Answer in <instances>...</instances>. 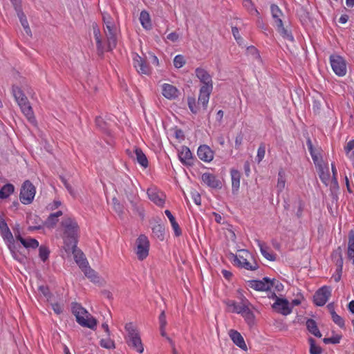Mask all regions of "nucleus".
I'll return each mask as SVG.
<instances>
[{
  "instance_id": "obj_35",
  "label": "nucleus",
  "mask_w": 354,
  "mask_h": 354,
  "mask_svg": "<svg viewBox=\"0 0 354 354\" xmlns=\"http://www.w3.org/2000/svg\"><path fill=\"white\" fill-rule=\"evenodd\" d=\"M306 328L308 330L317 337H321L322 333H320L316 322L313 319H308L306 321Z\"/></svg>"
},
{
  "instance_id": "obj_53",
  "label": "nucleus",
  "mask_w": 354,
  "mask_h": 354,
  "mask_svg": "<svg viewBox=\"0 0 354 354\" xmlns=\"http://www.w3.org/2000/svg\"><path fill=\"white\" fill-rule=\"evenodd\" d=\"M245 7H247L248 10L252 15H258L259 14L258 10L254 7L251 0H245Z\"/></svg>"
},
{
  "instance_id": "obj_32",
  "label": "nucleus",
  "mask_w": 354,
  "mask_h": 354,
  "mask_svg": "<svg viewBox=\"0 0 354 354\" xmlns=\"http://www.w3.org/2000/svg\"><path fill=\"white\" fill-rule=\"evenodd\" d=\"M277 30L278 32L283 37V38L290 41H294V37L292 33L286 28L283 27V21H278V24H276Z\"/></svg>"
},
{
  "instance_id": "obj_28",
  "label": "nucleus",
  "mask_w": 354,
  "mask_h": 354,
  "mask_svg": "<svg viewBox=\"0 0 354 354\" xmlns=\"http://www.w3.org/2000/svg\"><path fill=\"white\" fill-rule=\"evenodd\" d=\"M147 195L149 199L151 201H153L155 204H156L158 206H163L165 203V200L162 198V194H159L154 189H149L147 190Z\"/></svg>"
},
{
  "instance_id": "obj_59",
  "label": "nucleus",
  "mask_w": 354,
  "mask_h": 354,
  "mask_svg": "<svg viewBox=\"0 0 354 354\" xmlns=\"http://www.w3.org/2000/svg\"><path fill=\"white\" fill-rule=\"evenodd\" d=\"M16 12H17V16L19 19V21L21 24V26H24L28 24V20H27L25 14L24 13L23 10H18Z\"/></svg>"
},
{
  "instance_id": "obj_39",
  "label": "nucleus",
  "mask_w": 354,
  "mask_h": 354,
  "mask_svg": "<svg viewBox=\"0 0 354 354\" xmlns=\"http://www.w3.org/2000/svg\"><path fill=\"white\" fill-rule=\"evenodd\" d=\"M318 174L321 180L326 185L328 184V182L330 178V174L328 172V168L324 165H322L317 167Z\"/></svg>"
},
{
  "instance_id": "obj_44",
  "label": "nucleus",
  "mask_w": 354,
  "mask_h": 354,
  "mask_svg": "<svg viewBox=\"0 0 354 354\" xmlns=\"http://www.w3.org/2000/svg\"><path fill=\"white\" fill-rule=\"evenodd\" d=\"M245 321L251 327L254 324V315L245 301Z\"/></svg>"
},
{
  "instance_id": "obj_40",
  "label": "nucleus",
  "mask_w": 354,
  "mask_h": 354,
  "mask_svg": "<svg viewBox=\"0 0 354 354\" xmlns=\"http://www.w3.org/2000/svg\"><path fill=\"white\" fill-rule=\"evenodd\" d=\"M286 185V176L285 172L283 169H280L278 173V179L277 184V189L278 192H282Z\"/></svg>"
},
{
  "instance_id": "obj_51",
  "label": "nucleus",
  "mask_w": 354,
  "mask_h": 354,
  "mask_svg": "<svg viewBox=\"0 0 354 354\" xmlns=\"http://www.w3.org/2000/svg\"><path fill=\"white\" fill-rule=\"evenodd\" d=\"M95 124L96 126L100 128L102 131L109 133L108 128L106 127V123L104 121V120L101 117H97L95 118Z\"/></svg>"
},
{
  "instance_id": "obj_2",
  "label": "nucleus",
  "mask_w": 354,
  "mask_h": 354,
  "mask_svg": "<svg viewBox=\"0 0 354 354\" xmlns=\"http://www.w3.org/2000/svg\"><path fill=\"white\" fill-rule=\"evenodd\" d=\"M61 225L64 228L63 239L65 246H68L69 249L75 248L80 231L77 221L71 217H65L62 221Z\"/></svg>"
},
{
  "instance_id": "obj_45",
  "label": "nucleus",
  "mask_w": 354,
  "mask_h": 354,
  "mask_svg": "<svg viewBox=\"0 0 354 354\" xmlns=\"http://www.w3.org/2000/svg\"><path fill=\"white\" fill-rule=\"evenodd\" d=\"M113 205V209L115 212L118 214V216L122 218L124 213V205L118 201V199L115 197H114L112 199Z\"/></svg>"
},
{
  "instance_id": "obj_50",
  "label": "nucleus",
  "mask_w": 354,
  "mask_h": 354,
  "mask_svg": "<svg viewBox=\"0 0 354 354\" xmlns=\"http://www.w3.org/2000/svg\"><path fill=\"white\" fill-rule=\"evenodd\" d=\"M331 316H332L333 321L337 326H339L340 328H344V319L339 315H338L335 312V310H332L331 311Z\"/></svg>"
},
{
  "instance_id": "obj_23",
  "label": "nucleus",
  "mask_w": 354,
  "mask_h": 354,
  "mask_svg": "<svg viewBox=\"0 0 354 354\" xmlns=\"http://www.w3.org/2000/svg\"><path fill=\"white\" fill-rule=\"evenodd\" d=\"M333 257H337L335 261L336 266L337 267V272H338V275L334 277V279L336 282L339 281L341 279V273L342 271L343 267V259L342 255L341 248L339 247L338 249L333 254Z\"/></svg>"
},
{
  "instance_id": "obj_36",
  "label": "nucleus",
  "mask_w": 354,
  "mask_h": 354,
  "mask_svg": "<svg viewBox=\"0 0 354 354\" xmlns=\"http://www.w3.org/2000/svg\"><path fill=\"white\" fill-rule=\"evenodd\" d=\"M140 21L144 28L150 30L151 28V22L149 14L146 10H142L140 12Z\"/></svg>"
},
{
  "instance_id": "obj_14",
  "label": "nucleus",
  "mask_w": 354,
  "mask_h": 354,
  "mask_svg": "<svg viewBox=\"0 0 354 354\" xmlns=\"http://www.w3.org/2000/svg\"><path fill=\"white\" fill-rule=\"evenodd\" d=\"M133 66L139 73L149 75L150 67L147 62L140 55L136 54L133 58Z\"/></svg>"
},
{
  "instance_id": "obj_29",
  "label": "nucleus",
  "mask_w": 354,
  "mask_h": 354,
  "mask_svg": "<svg viewBox=\"0 0 354 354\" xmlns=\"http://www.w3.org/2000/svg\"><path fill=\"white\" fill-rule=\"evenodd\" d=\"M243 250H238L239 253L242 252ZM227 257L229 261L234 266L239 268H243V263L241 261L242 256L241 254H234L233 252H229L227 254Z\"/></svg>"
},
{
  "instance_id": "obj_24",
  "label": "nucleus",
  "mask_w": 354,
  "mask_h": 354,
  "mask_svg": "<svg viewBox=\"0 0 354 354\" xmlns=\"http://www.w3.org/2000/svg\"><path fill=\"white\" fill-rule=\"evenodd\" d=\"M162 87V93L166 98L171 100L178 97V91L174 86L169 84H164Z\"/></svg>"
},
{
  "instance_id": "obj_27",
  "label": "nucleus",
  "mask_w": 354,
  "mask_h": 354,
  "mask_svg": "<svg viewBox=\"0 0 354 354\" xmlns=\"http://www.w3.org/2000/svg\"><path fill=\"white\" fill-rule=\"evenodd\" d=\"M258 245L260 248L261 253L263 256V257L272 261L276 260V254H274L272 251L270 249V248L267 246L264 243L259 241Z\"/></svg>"
},
{
  "instance_id": "obj_38",
  "label": "nucleus",
  "mask_w": 354,
  "mask_h": 354,
  "mask_svg": "<svg viewBox=\"0 0 354 354\" xmlns=\"http://www.w3.org/2000/svg\"><path fill=\"white\" fill-rule=\"evenodd\" d=\"M15 191V187L11 183H7L0 189V198H7Z\"/></svg>"
},
{
  "instance_id": "obj_12",
  "label": "nucleus",
  "mask_w": 354,
  "mask_h": 354,
  "mask_svg": "<svg viewBox=\"0 0 354 354\" xmlns=\"http://www.w3.org/2000/svg\"><path fill=\"white\" fill-rule=\"evenodd\" d=\"M272 308L277 313L286 316L292 313V307L286 299L277 297Z\"/></svg>"
},
{
  "instance_id": "obj_64",
  "label": "nucleus",
  "mask_w": 354,
  "mask_h": 354,
  "mask_svg": "<svg viewBox=\"0 0 354 354\" xmlns=\"http://www.w3.org/2000/svg\"><path fill=\"white\" fill-rule=\"evenodd\" d=\"M232 34L234 35V39L237 41L238 44H241L242 43V38L241 35H239V30L236 27H232Z\"/></svg>"
},
{
  "instance_id": "obj_17",
  "label": "nucleus",
  "mask_w": 354,
  "mask_h": 354,
  "mask_svg": "<svg viewBox=\"0 0 354 354\" xmlns=\"http://www.w3.org/2000/svg\"><path fill=\"white\" fill-rule=\"evenodd\" d=\"M197 155L201 160L209 162L213 160L214 153L209 146L202 145L198 148Z\"/></svg>"
},
{
  "instance_id": "obj_62",
  "label": "nucleus",
  "mask_w": 354,
  "mask_h": 354,
  "mask_svg": "<svg viewBox=\"0 0 354 354\" xmlns=\"http://www.w3.org/2000/svg\"><path fill=\"white\" fill-rule=\"evenodd\" d=\"M61 180H62V182L64 183L65 187L68 190V192L70 193V194L71 196H73V197H75V192L74 189H73V187H71V185L67 182V180L64 177H61Z\"/></svg>"
},
{
  "instance_id": "obj_63",
  "label": "nucleus",
  "mask_w": 354,
  "mask_h": 354,
  "mask_svg": "<svg viewBox=\"0 0 354 354\" xmlns=\"http://www.w3.org/2000/svg\"><path fill=\"white\" fill-rule=\"evenodd\" d=\"M192 198L193 199L194 202L197 205H200L201 203V197L198 192L196 191H193L191 192Z\"/></svg>"
},
{
  "instance_id": "obj_6",
  "label": "nucleus",
  "mask_w": 354,
  "mask_h": 354,
  "mask_svg": "<svg viewBox=\"0 0 354 354\" xmlns=\"http://www.w3.org/2000/svg\"><path fill=\"white\" fill-rule=\"evenodd\" d=\"M35 187L32 183L27 180L22 184L19 199L23 204L28 205L32 203L35 195Z\"/></svg>"
},
{
  "instance_id": "obj_25",
  "label": "nucleus",
  "mask_w": 354,
  "mask_h": 354,
  "mask_svg": "<svg viewBox=\"0 0 354 354\" xmlns=\"http://www.w3.org/2000/svg\"><path fill=\"white\" fill-rule=\"evenodd\" d=\"M259 268L257 262L253 259L252 254L245 250V270L254 271Z\"/></svg>"
},
{
  "instance_id": "obj_26",
  "label": "nucleus",
  "mask_w": 354,
  "mask_h": 354,
  "mask_svg": "<svg viewBox=\"0 0 354 354\" xmlns=\"http://www.w3.org/2000/svg\"><path fill=\"white\" fill-rule=\"evenodd\" d=\"M241 299V302L238 303L234 300L228 299L225 301V304L227 306V310L231 313H236L242 314L243 312V299Z\"/></svg>"
},
{
  "instance_id": "obj_58",
  "label": "nucleus",
  "mask_w": 354,
  "mask_h": 354,
  "mask_svg": "<svg viewBox=\"0 0 354 354\" xmlns=\"http://www.w3.org/2000/svg\"><path fill=\"white\" fill-rule=\"evenodd\" d=\"M311 157L313 160V162L317 167L322 166L324 164V162L321 157H319L317 154H316L315 152L311 153Z\"/></svg>"
},
{
  "instance_id": "obj_7",
  "label": "nucleus",
  "mask_w": 354,
  "mask_h": 354,
  "mask_svg": "<svg viewBox=\"0 0 354 354\" xmlns=\"http://www.w3.org/2000/svg\"><path fill=\"white\" fill-rule=\"evenodd\" d=\"M245 54L247 56L248 61L253 67V71L259 70L263 66V62L260 56L259 51L253 46L247 47Z\"/></svg>"
},
{
  "instance_id": "obj_60",
  "label": "nucleus",
  "mask_w": 354,
  "mask_h": 354,
  "mask_svg": "<svg viewBox=\"0 0 354 354\" xmlns=\"http://www.w3.org/2000/svg\"><path fill=\"white\" fill-rule=\"evenodd\" d=\"M340 341V337L339 336H335L332 337H325L323 339V342L325 344H338Z\"/></svg>"
},
{
  "instance_id": "obj_21",
  "label": "nucleus",
  "mask_w": 354,
  "mask_h": 354,
  "mask_svg": "<svg viewBox=\"0 0 354 354\" xmlns=\"http://www.w3.org/2000/svg\"><path fill=\"white\" fill-rule=\"evenodd\" d=\"M230 175L232 179V192L233 194L236 195L239 193L240 187L241 174L237 169H232L230 170Z\"/></svg>"
},
{
  "instance_id": "obj_4",
  "label": "nucleus",
  "mask_w": 354,
  "mask_h": 354,
  "mask_svg": "<svg viewBox=\"0 0 354 354\" xmlns=\"http://www.w3.org/2000/svg\"><path fill=\"white\" fill-rule=\"evenodd\" d=\"M125 330L127 332L126 342L128 346L139 353H142L144 351V347L138 329L130 322L125 325Z\"/></svg>"
},
{
  "instance_id": "obj_13",
  "label": "nucleus",
  "mask_w": 354,
  "mask_h": 354,
  "mask_svg": "<svg viewBox=\"0 0 354 354\" xmlns=\"http://www.w3.org/2000/svg\"><path fill=\"white\" fill-rule=\"evenodd\" d=\"M330 296V290L327 286L319 288L314 295V302L318 306H324Z\"/></svg>"
},
{
  "instance_id": "obj_15",
  "label": "nucleus",
  "mask_w": 354,
  "mask_h": 354,
  "mask_svg": "<svg viewBox=\"0 0 354 354\" xmlns=\"http://www.w3.org/2000/svg\"><path fill=\"white\" fill-rule=\"evenodd\" d=\"M201 180L206 185L211 188L221 189L222 187L221 181L213 174L207 172L203 174Z\"/></svg>"
},
{
  "instance_id": "obj_54",
  "label": "nucleus",
  "mask_w": 354,
  "mask_h": 354,
  "mask_svg": "<svg viewBox=\"0 0 354 354\" xmlns=\"http://www.w3.org/2000/svg\"><path fill=\"white\" fill-rule=\"evenodd\" d=\"M187 104H188V106H189L190 111L194 114L197 113L198 107L196 104L195 98L192 97H188Z\"/></svg>"
},
{
  "instance_id": "obj_8",
  "label": "nucleus",
  "mask_w": 354,
  "mask_h": 354,
  "mask_svg": "<svg viewBox=\"0 0 354 354\" xmlns=\"http://www.w3.org/2000/svg\"><path fill=\"white\" fill-rule=\"evenodd\" d=\"M136 244L138 259L142 261L146 259L149 254V241L145 235L141 234L136 239Z\"/></svg>"
},
{
  "instance_id": "obj_61",
  "label": "nucleus",
  "mask_w": 354,
  "mask_h": 354,
  "mask_svg": "<svg viewBox=\"0 0 354 354\" xmlns=\"http://www.w3.org/2000/svg\"><path fill=\"white\" fill-rule=\"evenodd\" d=\"M8 248H9V249H10V252L12 253V255L14 257V259H15L17 261H21L20 260V257H19V254L15 250L16 247L15 245V242L13 243H8Z\"/></svg>"
},
{
  "instance_id": "obj_33",
  "label": "nucleus",
  "mask_w": 354,
  "mask_h": 354,
  "mask_svg": "<svg viewBox=\"0 0 354 354\" xmlns=\"http://www.w3.org/2000/svg\"><path fill=\"white\" fill-rule=\"evenodd\" d=\"M229 336L236 345L243 349V337L240 333L234 329H231L229 331Z\"/></svg>"
},
{
  "instance_id": "obj_9",
  "label": "nucleus",
  "mask_w": 354,
  "mask_h": 354,
  "mask_svg": "<svg viewBox=\"0 0 354 354\" xmlns=\"http://www.w3.org/2000/svg\"><path fill=\"white\" fill-rule=\"evenodd\" d=\"M330 62L334 73L339 76H344L346 73V64L345 60L339 55L330 56Z\"/></svg>"
},
{
  "instance_id": "obj_46",
  "label": "nucleus",
  "mask_w": 354,
  "mask_h": 354,
  "mask_svg": "<svg viewBox=\"0 0 354 354\" xmlns=\"http://www.w3.org/2000/svg\"><path fill=\"white\" fill-rule=\"evenodd\" d=\"M58 222V218L55 215L50 214L47 219L43 223V226H46L48 228L54 227Z\"/></svg>"
},
{
  "instance_id": "obj_3",
  "label": "nucleus",
  "mask_w": 354,
  "mask_h": 354,
  "mask_svg": "<svg viewBox=\"0 0 354 354\" xmlns=\"http://www.w3.org/2000/svg\"><path fill=\"white\" fill-rule=\"evenodd\" d=\"M72 313L75 316L77 322L83 327L94 329L97 324L95 318L83 308L81 304L72 303Z\"/></svg>"
},
{
  "instance_id": "obj_31",
  "label": "nucleus",
  "mask_w": 354,
  "mask_h": 354,
  "mask_svg": "<svg viewBox=\"0 0 354 354\" xmlns=\"http://www.w3.org/2000/svg\"><path fill=\"white\" fill-rule=\"evenodd\" d=\"M82 270L84 272L85 276L90 279L92 282L95 283H100V279L97 273L88 265L82 268Z\"/></svg>"
},
{
  "instance_id": "obj_1",
  "label": "nucleus",
  "mask_w": 354,
  "mask_h": 354,
  "mask_svg": "<svg viewBox=\"0 0 354 354\" xmlns=\"http://www.w3.org/2000/svg\"><path fill=\"white\" fill-rule=\"evenodd\" d=\"M121 192H123L127 201L129 202L133 213L143 219L145 217L144 209L140 204V197L136 186L129 178L122 180L120 187Z\"/></svg>"
},
{
  "instance_id": "obj_16",
  "label": "nucleus",
  "mask_w": 354,
  "mask_h": 354,
  "mask_svg": "<svg viewBox=\"0 0 354 354\" xmlns=\"http://www.w3.org/2000/svg\"><path fill=\"white\" fill-rule=\"evenodd\" d=\"M64 248L67 252H71L73 254L75 261L81 269L88 265L84 253L77 246L73 249H69L68 246H64Z\"/></svg>"
},
{
  "instance_id": "obj_42",
  "label": "nucleus",
  "mask_w": 354,
  "mask_h": 354,
  "mask_svg": "<svg viewBox=\"0 0 354 354\" xmlns=\"http://www.w3.org/2000/svg\"><path fill=\"white\" fill-rule=\"evenodd\" d=\"M270 10H271L272 18L274 20L275 24H278L279 21H282L281 17L282 16L283 13L278 6H277L275 4L271 5Z\"/></svg>"
},
{
  "instance_id": "obj_22",
  "label": "nucleus",
  "mask_w": 354,
  "mask_h": 354,
  "mask_svg": "<svg viewBox=\"0 0 354 354\" xmlns=\"http://www.w3.org/2000/svg\"><path fill=\"white\" fill-rule=\"evenodd\" d=\"M0 230L3 239L7 241L8 243H13L15 242L11 231L6 221L2 218H0Z\"/></svg>"
},
{
  "instance_id": "obj_48",
  "label": "nucleus",
  "mask_w": 354,
  "mask_h": 354,
  "mask_svg": "<svg viewBox=\"0 0 354 354\" xmlns=\"http://www.w3.org/2000/svg\"><path fill=\"white\" fill-rule=\"evenodd\" d=\"M310 342V354H321L322 349L320 346L315 345V339L312 337L309 339Z\"/></svg>"
},
{
  "instance_id": "obj_55",
  "label": "nucleus",
  "mask_w": 354,
  "mask_h": 354,
  "mask_svg": "<svg viewBox=\"0 0 354 354\" xmlns=\"http://www.w3.org/2000/svg\"><path fill=\"white\" fill-rule=\"evenodd\" d=\"M12 92H13V95L15 96L16 101L19 99H21V97H26V96L24 95L23 91L18 86H12Z\"/></svg>"
},
{
  "instance_id": "obj_43",
  "label": "nucleus",
  "mask_w": 354,
  "mask_h": 354,
  "mask_svg": "<svg viewBox=\"0 0 354 354\" xmlns=\"http://www.w3.org/2000/svg\"><path fill=\"white\" fill-rule=\"evenodd\" d=\"M21 109L23 112V113L25 115L26 118L30 122H32L35 120L34 117V113L32 109L31 106L30 105V103L27 104L26 105L21 107Z\"/></svg>"
},
{
  "instance_id": "obj_56",
  "label": "nucleus",
  "mask_w": 354,
  "mask_h": 354,
  "mask_svg": "<svg viewBox=\"0 0 354 354\" xmlns=\"http://www.w3.org/2000/svg\"><path fill=\"white\" fill-rule=\"evenodd\" d=\"M265 153H266V147L263 144H261L259 146L258 151H257V161L259 162H260L263 160V158L265 156Z\"/></svg>"
},
{
  "instance_id": "obj_57",
  "label": "nucleus",
  "mask_w": 354,
  "mask_h": 354,
  "mask_svg": "<svg viewBox=\"0 0 354 354\" xmlns=\"http://www.w3.org/2000/svg\"><path fill=\"white\" fill-rule=\"evenodd\" d=\"M38 290L41 293L44 295V297L47 298L48 300L50 299L52 294L47 286H40Z\"/></svg>"
},
{
  "instance_id": "obj_52",
  "label": "nucleus",
  "mask_w": 354,
  "mask_h": 354,
  "mask_svg": "<svg viewBox=\"0 0 354 354\" xmlns=\"http://www.w3.org/2000/svg\"><path fill=\"white\" fill-rule=\"evenodd\" d=\"M185 60L181 55H176L174 59V65L176 68H180L184 66Z\"/></svg>"
},
{
  "instance_id": "obj_19",
  "label": "nucleus",
  "mask_w": 354,
  "mask_h": 354,
  "mask_svg": "<svg viewBox=\"0 0 354 354\" xmlns=\"http://www.w3.org/2000/svg\"><path fill=\"white\" fill-rule=\"evenodd\" d=\"M196 77L203 84L202 86H213L212 76L208 72L202 68H197L195 70Z\"/></svg>"
},
{
  "instance_id": "obj_41",
  "label": "nucleus",
  "mask_w": 354,
  "mask_h": 354,
  "mask_svg": "<svg viewBox=\"0 0 354 354\" xmlns=\"http://www.w3.org/2000/svg\"><path fill=\"white\" fill-rule=\"evenodd\" d=\"M20 243L26 248H32L36 249L39 247V242L37 240L33 238H28V239H21Z\"/></svg>"
},
{
  "instance_id": "obj_34",
  "label": "nucleus",
  "mask_w": 354,
  "mask_h": 354,
  "mask_svg": "<svg viewBox=\"0 0 354 354\" xmlns=\"http://www.w3.org/2000/svg\"><path fill=\"white\" fill-rule=\"evenodd\" d=\"M165 214L168 217V218L171 223V225L174 229L175 235L176 236H180L182 234V231L180 228L178 223L176 222L175 217L172 215L171 212L169 210L166 209L165 211Z\"/></svg>"
},
{
  "instance_id": "obj_37",
  "label": "nucleus",
  "mask_w": 354,
  "mask_h": 354,
  "mask_svg": "<svg viewBox=\"0 0 354 354\" xmlns=\"http://www.w3.org/2000/svg\"><path fill=\"white\" fill-rule=\"evenodd\" d=\"M152 232L157 238L162 241L165 236V227L163 225L156 223L152 226Z\"/></svg>"
},
{
  "instance_id": "obj_30",
  "label": "nucleus",
  "mask_w": 354,
  "mask_h": 354,
  "mask_svg": "<svg viewBox=\"0 0 354 354\" xmlns=\"http://www.w3.org/2000/svg\"><path fill=\"white\" fill-rule=\"evenodd\" d=\"M347 256L348 259L351 260L353 264H354V230H353L348 232Z\"/></svg>"
},
{
  "instance_id": "obj_49",
  "label": "nucleus",
  "mask_w": 354,
  "mask_h": 354,
  "mask_svg": "<svg viewBox=\"0 0 354 354\" xmlns=\"http://www.w3.org/2000/svg\"><path fill=\"white\" fill-rule=\"evenodd\" d=\"M100 344L102 347L108 349L115 348V343L111 338H109V336H107V338L102 339Z\"/></svg>"
},
{
  "instance_id": "obj_5",
  "label": "nucleus",
  "mask_w": 354,
  "mask_h": 354,
  "mask_svg": "<svg viewBox=\"0 0 354 354\" xmlns=\"http://www.w3.org/2000/svg\"><path fill=\"white\" fill-rule=\"evenodd\" d=\"M103 21L104 23V32L108 41L106 50H111L116 46V28L113 19L109 15H103Z\"/></svg>"
},
{
  "instance_id": "obj_18",
  "label": "nucleus",
  "mask_w": 354,
  "mask_h": 354,
  "mask_svg": "<svg viewBox=\"0 0 354 354\" xmlns=\"http://www.w3.org/2000/svg\"><path fill=\"white\" fill-rule=\"evenodd\" d=\"M178 156L180 162L184 165H194V157L189 147L183 146L180 151H179Z\"/></svg>"
},
{
  "instance_id": "obj_47",
  "label": "nucleus",
  "mask_w": 354,
  "mask_h": 354,
  "mask_svg": "<svg viewBox=\"0 0 354 354\" xmlns=\"http://www.w3.org/2000/svg\"><path fill=\"white\" fill-rule=\"evenodd\" d=\"M50 250L45 245H41L39 248V256L42 261L45 262L49 257Z\"/></svg>"
},
{
  "instance_id": "obj_20",
  "label": "nucleus",
  "mask_w": 354,
  "mask_h": 354,
  "mask_svg": "<svg viewBox=\"0 0 354 354\" xmlns=\"http://www.w3.org/2000/svg\"><path fill=\"white\" fill-rule=\"evenodd\" d=\"M212 89L213 86H201L200 88L198 103L201 104L204 109L207 108Z\"/></svg>"
},
{
  "instance_id": "obj_10",
  "label": "nucleus",
  "mask_w": 354,
  "mask_h": 354,
  "mask_svg": "<svg viewBox=\"0 0 354 354\" xmlns=\"http://www.w3.org/2000/svg\"><path fill=\"white\" fill-rule=\"evenodd\" d=\"M275 279L269 277H263L262 280L248 281L249 286L257 291H268L274 286Z\"/></svg>"
},
{
  "instance_id": "obj_11",
  "label": "nucleus",
  "mask_w": 354,
  "mask_h": 354,
  "mask_svg": "<svg viewBox=\"0 0 354 354\" xmlns=\"http://www.w3.org/2000/svg\"><path fill=\"white\" fill-rule=\"evenodd\" d=\"M126 153L133 160H136L137 162L144 168H147L149 165L147 156L143 153L140 148L134 147L133 150L127 149Z\"/></svg>"
}]
</instances>
